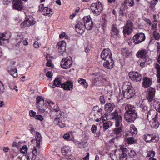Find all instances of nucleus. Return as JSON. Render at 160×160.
<instances>
[{
    "label": "nucleus",
    "instance_id": "nucleus-26",
    "mask_svg": "<svg viewBox=\"0 0 160 160\" xmlns=\"http://www.w3.org/2000/svg\"><path fill=\"white\" fill-rule=\"evenodd\" d=\"M62 152L64 155H67L68 156L71 155V150L69 147L65 146L62 148Z\"/></svg>",
    "mask_w": 160,
    "mask_h": 160
},
{
    "label": "nucleus",
    "instance_id": "nucleus-39",
    "mask_svg": "<svg viewBox=\"0 0 160 160\" xmlns=\"http://www.w3.org/2000/svg\"><path fill=\"white\" fill-rule=\"evenodd\" d=\"M78 82L81 84L83 85L86 88H87L88 86V83H87L86 81L82 78H79L78 80Z\"/></svg>",
    "mask_w": 160,
    "mask_h": 160
},
{
    "label": "nucleus",
    "instance_id": "nucleus-47",
    "mask_svg": "<svg viewBox=\"0 0 160 160\" xmlns=\"http://www.w3.org/2000/svg\"><path fill=\"white\" fill-rule=\"evenodd\" d=\"M110 122H105L103 124V128L105 129V130L108 129L109 128V124L110 123Z\"/></svg>",
    "mask_w": 160,
    "mask_h": 160
},
{
    "label": "nucleus",
    "instance_id": "nucleus-29",
    "mask_svg": "<svg viewBox=\"0 0 160 160\" xmlns=\"http://www.w3.org/2000/svg\"><path fill=\"white\" fill-rule=\"evenodd\" d=\"M158 0H152L150 2V5L148 8V10L153 11L155 9V6L157 3Z\"/></svg>",
    "mask_w": 160,
    "mask_h": 160
},
{
    "label": "nucleus",
    "instance_id": "nucleus-18",
    "mask_svg": "<svg viewBox=\"0 0 160 160\" xmlns=\"http://www.w3.org/2000/svg\"><path fill=\"white\" fill-rule=\"evenodd\" d=\"M119 33V30L117 28L116 25H113L111 32V37L114 39L119 38L120 36Z\"/></svg>",
    "mask_w": 160,
    "mask_h": 160
},
{
    "label": "nucleus",
    "instance_id": "nucleus-25",
    "mask_svg": "<svg viewBox=\"0 0 160 160\" xmlns=\"http://www.w3.org/2000/svg\"><path fill=\"white\" fill-rule=\"evenodd\" d=\"M146 51L145 49H142L139 50L137 53L136 55L138 57L142 58H145L146 57Z\"/></svg>",
    "mask_w": 160,
    "mask_h": 160
},
{
    "label": "nucleus",
    "instance_id": "nucleus-27",
    "mask_svg": "<svg viewBox=\"0 0 160 160\" xmlns=\"http://www.w3.org/2000/svg\"><path fill=\"white\" fill-rule=\"evenodd\" d=\"M36 133V141L37 142V144L38 147H39L40 146V143L41 142L42 138L41 135L38 132H35Z\"/></svg>",
    "mask_w": 160,
    "mask_h": 160
},
{
    "label": "nucleus",
    "instance_id": "nucleus-36",
    "mask_svg": "<svg viewBox=\"0 0 160 160\" xmlns=\"http://www.w3.org/2000/svg\"><path fill=\"white\" fill-rule=\"evenodd\" d=\"M52 11V9L47 7H45L44 11H43V14L47 15L50 14V12Z\"/></svg>",
    "mask_w": 160,
    "mask_h": 160
},
{
    "label": "nucleus",
    "instance_id": "nucleus-64",
    "mask_svg": "<svg viewBox=\"0 0 160 160\" xmlns=\"http://www.w3.org/2000/svg\"><path fill=\"white\" fill-rule=\"evenodd\" d=\"M38 153L37 150L35 148L34 149L32 152V155L37 156Z\"/></svg>",
    "mask_w": 160,
    "mask_h": 160
},
{
    "label": "nucleus",
    "instance_id": "nucleus-15",
    "mask_svg": "<svg viewBox=\"0 0 160 160\" xmlns=\"http://www.w3.org/2000/svg\"><path fill=\"white\" fill-rule=\"evenodd\" d=\"M64 117L62 115H58L54 119L53 122L55 124L58 125L61 128L64 127L65 124L62 122L63 121Z\"/></svg>",
    "mask_w": 160,
    "mask_h": 160
},
{
    "label": "nucleus",
    "instance_id": "nucleus-60",
    "mask_svg": "<svg viewBox=\"0 0 160 160\" xmlns=\"http://www.w3.org/2000/svg\"><path fill=\"white\" fill-rule=\"evenodd\" d=\"M153 127L155 128H157L159 127V124L158 121H154L152 123Z\"/></svg>",
    "mask_w": 160,
    "mask_h": 160
},
{
    "label": "nucleus",
    "instance_id": "nucleus-48",
    "mask_svg": "<svg viewBox=\"0 0 160 160\" xmlns=\"http://www.w3.org/2000/svg\"><path fill=\"white\" fill-rule=\"evenodd\" d=\"M47 60V62L46 63V65L48 66L52 67L53 66L51 62V61L50 60H49L48 58V57H46Z\"/></svg>",
    "mask_w": 160,
    "mask_h": 160
},
{
    "label": "nucleus",
    "instance_id": "nucleus-16",
    "mask_svg": "<svg viewBox=\"0 0 160 160\" xmlns=\"http://www.w3.org/2000/svg\"><path fill=\"white\" fill-rule=\"evenodd\" d=\"M133 28L132 23L130 21H128L123 29L124 34L129 35L132 32Z\"/></svg>",
    "mask_w": 160,
    "mask_h": 160
},
{
    "label": "nucleus",
    "instance_id": "nucleus-11",
    "mask_svg": "<svg viewBox=\"0 0 160 160\" xmlns=\"http://www.w3.org/2000/svg\"><path fill=\"white\" fill-rule=\"evenodd\" d=\"M101 57L102 59L106 61L107 60L112 59L110 50L108 48L104 49L101 52Z\"/></svg>",
    "mask_w": 160,
    "mask_h": 160
},
{
    "label": "nucleus",
    "instance_id": "nucleus-49",
    "mask_svg": "<svg viewBox=\"0 0 160 160\" xmlns=\"http://www.w3.org/2000/svg\"><path fill=\"white\" fill-rule=\"evenodd\" d=\"M29 159V157L24 156L22 157H18L17 159V160H28Z\"/></svg>",
    "mask_w": 160,
    "mask_h": 160
},
{
    "label": "nucleus",
    "instance_id": "nucleus-42",
    "mask_svg": "<svg viewBox=\"0 0 160 160\" xmlns=\"http://www.w3.org/2000/svg\"><path fill=\"white\" fill-rule=\"evenodd\" d=\"M153 36L156 40H158L160 38V35L159 34L155 31L153 32Z\"/></svg>",
    "mask_w": 160,
    "mask_h": 160
},
{
    "label": "nucleus",
    "instance_id": "nucleus-50",
    "mask_svg": "<svg viewBox=\"0 0 160 160\" xmlns=\"http://www.w3.org/2000/svg\"><path fill=\"white\" fill-rule=\"evenodd\" d=\"M27 147L26 146H23L22 147V149L20 150L21 153H25V152L27 151Z\"/></svg>",
    "mask_w": 160,
    "mask_h": 160
},
{
    "label": "nucleus",
    "instance_id": "nucleus-51",
    "mask_svg": "<svg viewBox=\"0 0 160 160\" xmlns=\"http://www.w3.org/2000/svg\"><path fill=\"white\" fill-rule=\"evenodd\" d=\"M35 119L37 120H39L41 121H42L43 118L42 116L41 115H37L35 116Z\"/></svg>",
    "mask_w": 160,
    "mask_h": 160
},
{
    "label": "nucleus",
    "instance_id": "nucleus-6",
    "mask_svg": "<svg viewBox=\"0 0 160 160\" xmlns=\"http://www.w3.org/2000/svg\"><path fill=\"white\" fill-rule=\"evenodd\" d=\"M145 39V34L142 32L137 33L133 37L132 41L136 45L144 41Z\"/></svg>",
    "mask_w": 160,
    "mask_h": 160
},
{
    "label": "nucleus",
    "instance_id": "nucleus-63",
    "mask_svg": "<svg viewBox=\"0 0 160 160\" xmlns=\"http://www.w3.org/2000/svg\"><path fill=\"white\" fill-rule=\"evenodd\" d=\"M33 46L34 47L36 48H38L39 47V44L38 42L37 41L35 42L33 44Z\"/></svg>",
    "mask_w": 160,
    "mask_h": 160
},
{
    "label": "nucleus",
    "instance_id": "nucleus-40",
    "mask_svg": "<svg viewBox=\"0 0 160 160\" xmlns=\"http://www.w3.org/2000/svg\"><path fill=\"white\" fill-rule=\"evenodd\" d=\"M127 141L128 144H132L133 142H135L136 141L133 137H130L128 138L127 139Z\"/></svg>",
    "mask_w": 160,
    "mask_h": 160
},
{
    "label": "nucleus",
    "instance_id": "nucleus-2",
    "mask_svg": "<svg viewBox=\"0 0 160 160\" xmlns=\"http://www.w3.org/2000/svg\"><path fill=\"white\" fill-rule=\"evenodd\" d=\"M125 109L126 112L124 114L125 119L127 122H133L137 117L135 107L131 105L127 104L125 106Z\"/></svg>",
    "mask_w": 160,
    "mask_h": 160
},
{
    "label": "nucleus",
    "instance_id": "nucleus-13",
    "mask_svg": "<svg viewBox=\"0 0 160 160\" xmlns=\"http://www.w3.org/2000/svg\"><path fill=\"white\" fill-rule=\"evenodd\" d=\"M12 7L14 9L21 11L24 9V6L21 0H14Z\"/></svg>",
    "mask_w": 160,
    "mask_h": 160
},
{
    "label": "nucleus",
    "instance_id": "nucleus-43",
    "mask_svg": "<svg viewBox=\"0 0 160 160\" xmlns=\"http://www.w3.org/2000/svg\"><path fill=\"white\" fill-rule=\"evenodd\" d=\"M24 37L23 35H21L20 36H17V42L18 43H21L22 40H23Z\"/></svg>",
    "mask_w": 160,
    "mask_h": 160
},
{
    "label": "nucleus",
    "instance_id": "nucleus-32",
    "mask_svg": "<svg viewBox=\"0 0 160 160\" xmlns=\"http://www.w3.org/2000/svg\"><path fill=\"white\" fill-rule=\"evenodd\" d=\"M44 102L43 98L39 96H38L36 98V107L41 104V103L42 104Z\"/></svg>",
    "mask_w": 160,
    "mask_h": 160
},
{
    "label": "nucleus",
    "instance_id": "nucleus-17",
    "mask_svg": "<svg viewBox=\"0 0 160 160\" xmlns=\"http://www.w3.org/2000/svg\"><path fill=\"white\" fill-rule=\"evenodd\" d=\"M66 42L63 41L59 42L57 45V47L58 48V52L60 55H62L63 52L66 50Z\"/></svg>",
    "mask_w": 160,
    "mask_h": 160
},
{
    "label": "nucleus",
    "instance_id": "nucleus-1",
    "mask_svg": "<svg viewBox=\"0 0 160 160\" xmlns=\"http://www.w3.org/2000/svg\"><path fill=\"white\" fill-rule=\"evenodd\" d=\"M111 116L110 119H114L115 121V125L117 127L114 129L113 130V133L116 135V136H118L119 137L122 131V124L121 123L122 120V117L118 115L116 110L111 113Z\"/></svg>",
    "mask_w": 160,
    "mask_h": 160
},
{
    "label": "nucleus",
    "instance_id": "nucleus-44",
    "mask_svg": "<svg viewBox=\"0 0 160 160\" xmlns=\"http://www.w3.org/2000/svg\"><path fill=\"white\" fill-rule=\"evenodd\" d=\"M119 137L118 136H117L114 137L111 140V142L114 143H117L118 140L119 139Z\"/></svg>",
    "mask_w": 160,
    "mask_h": 160
},
{
    "label": "nucleus",
    "instance_id": "nucleus-19",
    "mask_svg": "<svg viewBox=\"0 0 160 160\" xmlns=\"http://www.w3.org/2000/svg\"><path fill=\"white\" fill-rule=\"evenodd\" d=\"M76 31L79 34H82L83 33L85 30L84 24L81 22L78 23L75 26Z\"/></svg>",
    "mask_w": 160,
    "mask_h": 160
},
{
    "label": "nucleus",
    "instance_id": "nucleus-23",
    "mask_svg": "<svg viewBox=\"0 0 160 160\" xmlns=\"http://www.w3.org/2000/svg\"><path fill=\"white\" fill-rule=\"evenodd\" d=\"M114 62L112 59L107 60V61L103 63V65L107 68L110 69L113 67Z\"/></svg>",
    "mask_w": 160,
    "mask_h": 160
},
{
    "label": "nucleus",
    "instance_id": "nucleus-53",
    "mask_svg": "<svg viewBox=\"0 0 160 160\" xmlns=\"http://www.w3.org/2000/svg\"><path fill=\"white\" fill-rule=\"evenodd\" d=\"M100 100L101 104H103L105 102L104 97L103 96H101L100 97Z\"/></svg>",
    "mask_w": 160,
    "mask_h": 160
},
{
    "label": "nucleus",
    "instance_id": "nucleus-57",
    "mask_svg": "<svg viewBox=\"0 0 160 160\" xmlns=\"http://www.w3.org/2000/svg\"><path fill=\"white\" fill-rule=\"evenodd\" d=\"M30 115L32 117H35L36 114V112L32 110H30L29 112Z\"/></svg>",
    "mask_w": 160,
    "mask_h": 160
},
{
    "label": "nucleus",
    "instance_id": "nucleus-56",
    "mask_svg": "<svg viewBox=\"0 0 160 160\" xmlns=\"http://www.w3.org/2000/svg\"><path fill=\"white\" fill-rule=\"evenodd\" d=\"M70 137V135L69 133H66L64 134L63 136V138L66 140H69V138Z\"/></svg>",
    "mask_w": 160,
    "mask_h": 160
},
{
    "label": "nucleus",
    "instance_id": "nucleus-61",
    "mask_svg": "<svg viewBox=\"0 0 160 160\" xmlns=\"http://www.w3.org/2000/svg\"><path fill=\"white\" fill-rule=\"evenodd\" d=\"M155 68L157 69V72L160 71V66L157 63H156L155 64Z\"/></svg>",
    "mask_w": 160,
    "mask_h": 160
},
{
    "label": "nucleus",
    "instance_id": "nucleus-21",
    "mask_svg": "<svg viewBox=\"0 0 160 160\" xmlns=\"http://www.w3.org/2000/svg\"><path fill=\"white\" fill-rule=\"evenodd\" d=\"M61 87L65 90H70L73 88V83L71 81H68L62 84Z\"/></svg>",
    "mask_w": 160,
    "mask_h": 160
},
{
    "label": "nucleus",
    "instance_id": "nucleus-12",
    "mask_svg": "<svg viewBox=\"0 0 160 160\" xmlns=\"http://www.w3.org/2000/svg\"><path fill=\"white\" fill-rule=\"evenodd\" d=\"M36 22V21L33 20V18L32 16H29L28 18L24 22L21 24V27L22 28L32 26L34 25Z\"/></svg>",
    "mask_w": 160,
    "mask_h": 160
},
{
    "label": "nucleus",
    "instance_id": "nucleus-59",
    "mask_svg": "<svg viewBox=\"0 0 160 160\" xmlns=\"http://www.w3.org/2000/svg\"><path fill=\"white\" fill-rule=\"evenodd\" d=\"M29 128H30V132L31 133L34 134V129L33 128V126L32 124H30L29 126Z\"/></svg>",
    "mask_w": 160,
    "mask_h": 160
},
{
    "label": "nucleus",
    "instance_id": "nucleus-8",
    "mask_svg": "<svg viewBox=\"0 0 160 160\" xmlns=\"http://www.w3.org/2000/svg\"><path fill=\"white\" fill-rule=\"evenodd\" d=\"M83 21L84 23V25L86 29L88 30L92 29L93 24L90 16L83 17Z\"/></svg>",
    "mask_w": 160,
    "mask_h": 160
},
{
    "label": "nucleus",
    "instance_id": "nucleus-45",
    "mask_svg": "<svg viewBox=\"0 0 160 160\" xmlns=\"http://www.w3.org/2000/svg\"><path fill=\"white\" fill-rule=\"evenodd\" d=\"M4 90V85L0 81V94L3 93Z\"/></svg>",
    "mask_w": 160,
    "mask_h": 160
},
{
    "label": "nucleus",
    "instance_id": "nucleus-35",
    "mask_svg": "<svg viewBox=\"0 0 160 160\" xmlns=\"http://www.w3.org/2000/svg\"><path fill=\"white\" fill-rule=\"evenodd\" d=\"M61 82L60 79L58 78H55L54 81L53 85L56 87H59L61 85Z\"/></svg>",
    "mask_w": 160,
    "mask_h": 160
},
{
    "label": "nucleus",
    "instance_id": "nucleus-33",
    "mask_svg": "<svg viewBox=\"0 0 160 160\" xmlns=\"http://www.w3.org/2000/svg\"><path fill=\"white\" fill-rule=\"evenodd\" d=\"M6 33H2L0 36V45L2 44V42L5 40H8V38L7 37H6Z\"/></svg>",
    "mask_w": 160,
    "mask_h": 160
},
{
    "label": "nucleus",
    "instance_id": "nucleus-46",
    "mask_svg": "<svg viewBox=\"0 0 160 160\" xmlns=\"http://www.w3.org/2000/svg\"><path fill=\"white\" fill-rule=\"evenodd\" d=\"M144 58L145 59V62L146 63V64H149L152 62V60L149 58L146 57Z\"/></svg>",
    "mask_w": 160,
    "mask_h": 160
},
{
    "label": "nucleus",
    "instance_id": "nucleus-37",
    "mask_svg": "<svg viewBox=\"0 0 160 160\" xmlns=\"http://www.w3.org/2000/svg\"><path fill=\"white\" fill-rule=\"evenodd\" d=\"M78 144L79 147L81 148H84L88 146V143L87 142H78Z\"/></svg>",
    "mask_w": 160,
    "mask_h": 160
},
{
    "label": "nucleus",
    "instance_id": "nucleus-14",
    "mask_svg": "<svg viewBox=\"0 0 160 160\" xmlns=\"http://www.w3.org/2000/svg\"><path fill=\"white\" fill-rule=\"evenodd\" d=\"M72 62L69 59L63 58L61 62L60 65L64 69L70 68L72 64Z\"/></svg>",
    "mask_w": 160,
    "mask_h": 160
},
{
    "label": "nucleus",
    "instance_id": "nucleus-7",
    "mask_svg": "<svg viewBox=\"0 0 160 160\" xmlns=\"http://www.w3.org/2000/svg\"><path fill=\"white\" fill-rule=\"evenodd\" d=\"M142 138L146 142H156L158 141L159 138L158 135L146 134L142 136Z\"/></svg>",
    "mask_w": 160,
    "mask_h": 160
},
{
    "label": "nucleus",
    "instance_id": "nucleus-54",
    "mask_svg": "<svg viewBox=\"0 0 160 160\" xmlns=\"http://www.w3.org/2000/svg\"><path fill=\"white\" fill-rule=\"evenodd\" d=\"M94 108L95 110L94 111H97L98 112H101L102 109L101 108H99L98 106H96L94 107Z\"/></svg>",
    "mask_w": 160,
    "mask_h": 160
},
{
    "label": "nucleus",
    "instance_id": "nucleus-5",
    "mask_svg": "<svg viewBox=\"0 0 160 160\" xmlns=\"http://www.w3.org/2000/svg\"><path fill=\"white\" fill-rule=\"evenodd\" d=\"M90 8L93 13L96 16L99 15L103 9V6L99 2L92 3L91 6Z\"/></svg>",
    "mask_w": 160,
    "mask_h": 160
},
{
    "label": "nucleus",
    "instance_id": "nucleus-28",
    "mask_svg": "<svg viewBox=\"0 0 160 160\" xmlns=\"http://www.w3.org/2000/svg\"><path fill=\"white\" fill-rule=\"evenodd\" d=\"M8 72L14 78H16L18 77V74H16L17 72V70L16 68L10 69L8 70Z\"/></svg>",
    "mask_w": 160,
    "mask_h": 160
},
{
    "label": "nucleus",
    "instance_id": "nucleus-9",
    "mask_svg": "<svg viewBox=\"0 0 160 160\" xmlns=\"http://www.w3.org/2000/svg\"><path fill=\"white\" fill-rule=\"evenodd\" d=\"M146 94V97L148 101L152 102L154 97L155 93V89L152 87L148 88L145 92Z\"/></svg>",
    "mask_w": 160,
    "mask_h": 160
},
{
    "label": "nucleus",
    "instance_id": "nucleus-30",
    "mask_svg": "<svg viewBox=\"0 0 160 160\" xmlns=\"http://www.w3.org/2000/svg\"><path fill=\"white\" fill-rule=\"evenodd\" d=\"M97 130V127L96 126L93 125L91 128L92 132L94 133V136L95 137H98L100 135V131L96 132Z\"/></svg>",
    "mask_w": 160,
    "mask_h": 160
},
{
    "label": "nucleus",
    "instance_id": "nucleus-31",
    "mask_svg": "<svg viewBox=\"0 0 160 160\" xmlns=\"http://www.w3.org/2000/svg\"><path fill=\"white\" fill-rule=\"evenodd\" d=\"M126 150L127 152L125 153L126 155H127V154L128 153L129 156L132 158H134L136 156V153L134 150L131 149H127L126 148Z\"/></svg>",
    "mask_w": 160,
    "mask_h": 160
},
{
    "label": "nucleus",
    "instance_id": "nucleus-34",
    "mask_svg": "<svg viewBox=\"0 0 160 160\" xmlns=\"http://www.w3.org/2000/svg\"><path fill=\"white\" fill-rule=\"evenodd\" d=\"M122 54L123 56L128 58L131 55V53L129 50L125 49L122 51Z\"/></svg>",
    "mask_w": 160,
    "mask_h": 160
},
{
    "label": "nucleus",
    "instance_id": "nucleus-58",
    "mask_svg": "<svg viewBox=\"0 0 160 160\" xmlns=\"http://www.w3.org/2000/svg\"><path fill=\"white\" fill-rule=\"evenodd\" d=\"M155 154V152L152 151H149V156L150 157L153 158L154 157Z\"/></svg>",
    "mask_w": 160,
    "mask_h": 160
},
{
    "label": "nucleus",
    "instance_id": "nucleus-52",
    "mask_svg": "<svg viewBox=\"0 0 160 160\" xmlns=\"http://www.w3.org/2000/svg\"><path fill=\"white\" fill-rule=\"evenodd\" d=\"M157 82L160 83V71L157 72Z\"/></svg>",
    "mask_w": 160,
    "mask_h": 160
},
{
    "label": "nucleus",
    "instance_id": "nucleus-10",
    "mask_svg": "<svg viewBox=\"0 0 160 160\" xmlns=\"http://www.w3.org/2000/svg\"><path fill=\"white\" fill-rule=\"evenodd\" d=\"M129 76L131 79L134 82H139L141 80V75L138 72L132 71L129 73Z\"/></svg>",
    "mask_w": 160,
    "mask_h": 160
},
{
    "label": "nucleus",
    "instance_id": "nucleus-24",
    "mask_svg": "<svg viewBox=\"0 0 160 160\" xmlns=\"http://www.w3.org/2000/svg\"><path fill=\"white\" fill-rule=\"evenodd\" d=\"M115 105L113 104L108 103L105 105L104 109L106 111L110 112L112 111Z\"/></svg>",
    "mask_w": 160,
    "mask_h": 160
},
{
    "label": "nucleus",
    "instance_id": "nucleus-4",
    "mask_svg": "<svg viewBox=\"0 0 160 160\" xmlns=\"http://www.w3.org/2000/svg\"><path fill=\"white\" fill-rule=\"evenodd\" d=\"M123 94L124 98L127 99L132 98L135 94V92L132 87L126 84L122 87Z\"/></svg>",
    "mask_w": 160,
    "mask_h": 160
},
{
    "label": "nucleus",
    "instance_id": "nucleus-41",
    "mask_svg": "<svg viewBox=\"0 0 160 160\" xmlns=\"http://www.w3.org/2000/svg\"><path fill=\"white\" fill-rule=\"evenodd\" d=\"M130 132L132 135H136L138 133L136 128L135 126L132 127L130 129Z\"/></svg>",
    "mask_w": 160,
    "mask_h": 160
},
{
    "label": "nucleus",
    "instance_id": "nucleus-22",
    "mask_svg": "<svg viewBox=\"0 0 160 160\" xmlns=\"http://www.w3.org/2000/svg\"><path fill=\"white\" fill-rule=\"evenodd\" d=\"M48 105V103H45L44 102L42 104L41 103V104L37 106L38 108V111L42 113H44Z\"/></svg>",
    "mask_w": 160,
    "mask_h": 160
},
{
    "label": "nucleus",
    "instance_id": "nucleus-62",
    "mask_svg": "<svg viewBox=\"0 0 160 160\" xmlns=\"http://www.w3.org/2000/svg\"><path fill=\"white\" fill-rule=\"evenodd\" d=\"M46 76L47 77L50 78L52 76V73L51 72L49 71L46 73Z\"/></svg>",
    "mask_w": 160,
    "mask_h": 160
},
{
    "label": "nucleus",
    "instance_id": "nucleus-55",
    "mask_svg": "<svg viewBox=\"0 0 160 160\" xmlns=\"http://www.w3.org/2000/svg\"><path fill=\"white\" fill-rule=\"evenodd\" d=\"M39 10L41 11L42 14H43V11H44V9L45 8V7H44V5L43 4H41L39 6Z\"/></svg>",
    "mask_w": 160,
    "mask_h": 160
},
{
    "label": "nucleus",
    "instance_id": "nucleus-3",
    "mask_svg": "<svg viewBox=\"0 0 160 160\" xmlns=\"http://www.w3.org/2000/svg\"><path fill=\"white\" fill-rule=\"evenodd\" d=\"M126 148L121 147L119 150L116 151L113 154H110V156L112 160H127V155Z\"/></svg>",
    "mask_w": 160,
    "mask_h": 160
},
{
    "label": "nucleus",
    "instance_id": "nucleus-20",
    "mask_svg": "<svg viewBox=\"0 0 160 160\" xmlns=\"http://www.w3.org/2000/svg\"><path fill=\"white\" fill-rule=\"evenodd\" d=\"M142 86L145 88L150 87L152 84V80L149 78L145 77L143 78Z\"/></svg>",
    "mask_w": 160,
    "mask_h": 160
},
{
    "label": "nucleus",
    "instance_id": "nucleus-38",
    "mask_svg": "<svg viewBox=\"0 0 160 160\" xmlns=\"http://www.w3.org/2000/svg\"><path fill=\"white\" fill-rule=\"evenodd\" d=\"M126 8L125 7H121L119 11V14L122 16H124L127 14V12L125 11Z\"/></svg>",
    "mask_w": 160,
    "mask_h": 160
}]
</instances>
